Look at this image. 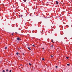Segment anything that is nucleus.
Returning a JSON list of instances; mask_svg holds the SVG:
<instances>
[{
	"instance_id": "f257e3e1",
	"label": "nucleus",
	"mask_w": 72,
	"mask_h": 72,
	"mask_svg": "<svg viewBox=\"0 0 72 72\" xmlns=\"http://www.w3.org/2000/svg\"><path fill=\"white\" fill-rule=\"evenodd\" d=\"M17 40H21V39L18 37L17 39Z\"/></svg>"
},
{
	"instance_id": "f03ea898",
	"label": "nucleus",
	"mask_w": 72,
	"mask_h": 72,
	"mask_svg": "<svg viewBox=\"0 0 72 72\" xmlns=\"http://www.w3.org/2000/svg\"><path fill=\"white\" fill-rule=\"evenodd\" d=\"M56 4H57V5H58V2L57 1H56Z\"/></svg>"
},
{
	"instance_id": "7ed1b4c3",
	"label": "nucleus",
	"mask_w": 72,
	"mask_h": 72,
	"mask_svg": "<svg viewBox=\"0 0 72 72\" xmlns=\"http://www.w3.org/2000/svg\"><path fill=\"white\" fill-rule=\"evenodd\" d=\"M28 49L29 50H31V48H30V47H28Z\"/></svg>"
},
{
	"instance_id": "20e7f679",
	"label": "nucleus",
	"mask_w": 72,
	"mask_h": 72,
	"mask_svg": "<svg viewBox=\"0 0 72 72\" xmlns=\"http://www.w3.org/2000/svg\"><path fill=\"white\" fill-rule=\"evenodd\" d=\"M6 72H8L9 71V70H8V69H7L6 70Z\"/></svg>"
},
{
	"instance_id": "39448f33",
	"label": "nucleus",
	"mask_w": 72,
	"mask_h": 72,
	"mask_svg": "<svg viewBox=\"0 0 72 72\" xmlns=\"http://www.w3.org/2000/svg\"><path fill=\"white\" fill-rule=\"evenodd\" d=\"M23 1H24V2H26V1H27V0H23Z\"/></svg>"
},
{
	"instance_id": "423d86ee",
	"label": "nucleus",
	"mask_w": 72,
	"mask_h": 72,
	"mask_svg": "<svg viewBox=\"0 0 72 72\" xmlns=\"http://www.w3.org/2000/svg\"><path fill=\"white\" fill-rule=\"evenodd\" d=\"M5 49H7V47H6V46L5 47Z\"/></svg>"
},
{
	"instance_id": "0eeeda50",
	"label": "nucleus",
	"mask_w": 72,
	"mask_h": 72,
	"mask_svg": "<svg viewBox=\"0 0 72 72\" xmlns=\"http://www.w3.org/2000/svg\"><path fill=\"white\" fill-rule=\"evenodd\" d=\"M29 64L30 65V66H31L32 65L30 63H29Z\"/></svg>"
},
{
	"instance_id": "6e6552de",
	"label": "nucleus",
	"mask_w": 72,
	"mask_h": 72,
	"mask_svg": "<svg viewBox=\"0 0 72 72\" xmlns=\"http://www.w3.org/2000/svg\"><path fill=\"white\" fill-rule=\"evenodd\" d=\"M17 55H18V54H19V53H16Z\"/></svg>"
},
{
	"instance_id": "1a4fd4ad",
	"label": "nucleus",
	"mask_w": 72,
	"mask_h": 72,
	"mask_svg": "<svg viewBox=\"0 0 72 72\" xmlns=\"http://www.w3.org/2000/svg\"><path fill=\"white\" fill-rule=\"evenodd\" d=\"M5 72V71L4 70H3V72Z\"/></svg>"
},
{
	"instance_id": "9d476101",
	"label": "nucleus",
	"mask_w": 72,
	"mask_h": 72,
	"mask_svg": "<svg viewBox=\"0 0 72 72\" xmlns=\"http://www.w3.org/2000/svg\"><path fill=\"white\" fill-rule=\"evenodd\" d=\"M42 60H45V59L43 58H42Z\"/></svg>"
},
{
	"instance_id": "9b49d317",
	"label": "nucleus",
	"mask_w": 72,
	"mask_h": 72,
	"mask_svg": "<svg viewBox=\"0 0 72 72\" xmlns=\"http://www.w3.org/2000/svg\"><path fill=\"white\" fill-rule=\"evenodd\" d=\"M67 66H69V64H67Z\"/></svg>"
},
{
	"instance_id": "f8f14e48",
	"label": "nucleus",
	"mask_w": 72,
	"mask_h": 72,
	"mask_svg": "<svg viewBox=\"0 0 72 72\" xmlns=\"http://www.w3.org/2000/svg\"><path fill=\"white\" fill-rule=\"evenodd\" d=\"M53 56L52 55H51V58H53Z\"/></svg>"
},
{
	"instance_id": "ddd939ff",
	"label": "nucleus",
	"mask_w": 72,
	"mask_h": 72,
	"mask_svg": "<svg viewBox=\"0 0 72 72\" xmlns=\"http://www.w3.org/2000/svg\"><path fill=\"white\" fill-rule=\"evenodd\" d=\"M51 47H52V48H53V45H51Z\"/></svg>"
},
{
	"instance_id": "4468645a",
	"label": "nucleus",
	"mask_w": 72,
	"mask_h": 72,
	"mask_svg": "<svg viewBox=\"0 0 72 72\" xmlns=\"http://www.w3.org/2000/svg\"><path fill=\"white\" fill-rule=\"evenodd\" d=\"M10 72H12V70H10Z\"/></svg>"
},
{
	"instance_id": "2eb2a0df",
	"label": "nucleus",
	"mask_w": 72,
	"mask_h": 72,
	"mask_svg": "<svg viewBox=\"0 0 72 72\" xmlns=\"http://www.w3.org/2000/svg\"><path fill=\"white\" fill-rule=\"evenodd\" d=\"M22 16H23V15H21V17H22Z\"/></svg>"
},
{
	"instance_id": "dca6fc26",
	"label": "nucleus",
	"mask_w": 72,
	"mask_h": 72,
	"mask_svg": "<svg viewBox=\"0 0 72 72\" xmlns=\"http://www.w3.org/2000/svg\"><path fill=\"white\" fill-rule=\"evenodd\" d=\"M66 58H67V59H68V58H69V57H66Z\"/></svg>"
},
{
	"instance_id": "f3484780",
	"label": "nucleus",
	"mask_w": 72,
	"mask_h": 72,
	"mask_svg": "<svg viewBox=\"0 0 72 72\" xmlns=\"http://www.w3.org/2000/svg\"><path fill=\"white\" fill-rule=\"evenodd\" d=\"M33 46H35V45H34V44L33 45Z\"/></svg>"
},
{
	"instance_id": "a211bd4d",
	"label": "nucleus",
	"mask_w": 72,
	"mask_h": 72,
	"mask_svg": "<svg viewBox=\"0 0 72 72\" xmlns=\"http://www.w3.org/2000/svg\"><path fill=\"white\" fill-rule=\"evenodd\" d=\"M55 67H56V68H58V66H55Z\"/></svg>"
},
{
	"instance_id": "6ab92c4d",
	"label": "nucleus",
	"mask_w": 72,
	"mask_h": 72,
	"mask_svg": "<svg viewBox=\"0 0 72 72\" xmlns=\"http://www.w3.org/2000/svg\"><path fill=\"white\" fill-rule=\"evenodd\" d=\"M22 54H23V55H24V53H23Z\"/></svg>"
},
{
	"instance_id": "aec40b11",
	"label": "nucleus",
	"mask_w": 72,
	"mask_h": 72,
	"mask_svg": "<svg viewBox=\"0 0 72 72\" xmlns=\"http://www.w3.org/2000/svg\"><path fill=\"white\" fill-rule=\"evenodd\" d=\"M12 35H13V33L12 34Z\"/></svg>"
},
{
	"instance_id": "412c9836",
	"label": "nucleus",
	"mask_w": 72,
	"mask_h": 72,
	"mask_svg": "<svg viewBox=\"0 0 72 72\" xmlns=\"http://www.w3.org/2000/svg\"><path fill=\"white\" fill-rule=\"evenodd\" d=\"M52 42H53V40L51 41Z\"/></svg>"
},
{
	"instance_id": "4be33fe9",
	"label": "nucleus",
	"mask_w": 72,
	"mask_h": 72,
	"mask_svg": "<svg viewBox=\"0 0 72 72\" xmlns=\"http://www.w3.org/2000/svg\"><path fill=\"white\" fill-rule=\"evenodd\" d=\"M42 49H43V50L44 49V48H43Z\"/></svg>"
},
{
	"instance_id": "5701e85b",
	"label": "nucleus",
	"mask_w": 72,
	"mask_h": 72,
	"mask_svg": "<svg viewBox=\"0 0 72 72\" xmlns=\"http://www.w3.org/2000/svg\"><path fill=\"white\" fill-rule=\"evenodd\" d=\"M53 43H54V42H53Z\"/></svg>"
}]
</instances>
